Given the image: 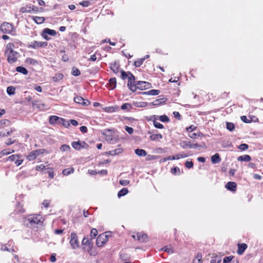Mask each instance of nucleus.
Returning a JSON list of instances; mask_svg holds the SVG:
<instances>
[{"label": "nucleus", "instance_id": "obj_1", "mask_svg": "<svg viewBox=\"0 0 263 263\" xmlns=\"http://www.w3.org/2000/svg\"><path fill=\"white\" fill-rule=\"evenodd\" d=\"M42 217L40 215L38 214H33L29 215L27 219V221H28L27 223V226L28 227H35V225L41 222Z\"/></svg>", "mask_w": 263, "mask_h": 263}, {"label": "nucleus", "instance_id": "obj_2", "mask_svg": "<svg viewBox=\"0 0 263 263\" xmlns=\"http://www.w3.org/2000/svg\"><path fill=\"white\" fill-rule=\"evenodd\" d=\"M110 235L103 233L99 235L96 240V244L98 247H102L105 244L108 239Z\"/></svg>", "mask_w": 263, "mask_h": 263}, {"label": "nucleus", "instance_id": "obj_3", "mask_svg": "<svg viewBox=\"0 0 263 263\" xmlns=\"http://www.w3.org/2000/svg\"><path fill=\"white\" fill-rule=\"evenodd\" d=\"M69 243L73 249H76L79 247L78 236L75 233H71Z\"/></svg>", "mask_w": 263, "mask_h": 263}, {"label": "nucleus", "instance_id": "obj_4", "mask_svg": "<svg viewBox=\"0 0 263 263\" xmlns=\"http://www.w3.org/2000/svg\"><path fill=\"white\" fill-rule=\"evenodd\" d=\"M137 82L135 81V76L130 72H128L127 86L133 92H135V87H134V86Z\"/></svg>", "mask_w": 263, "mask_h": 263}, {"label": "nucleus", "instance_id": "obj_5", "mask_svg": "<svg viewBox=\"0 0 263 263\" xmlns=\"http://www.w3.org/2000/svg\"><path fill=\"white\" fill-rule=\"evenodd\" d=\"M13 26L8 23H4L1 26V30L4 33L11 34L13 32Z\"/></svg>", "mask_w": 263, "mask_h": 263}, {"label": "nucleus", "instance_id": "obj_6", "mask_svg": "<svg viewBox=\"0 0 263 263\" xmlns=\"http://www.w3.org/2000/svg\"><path fill=\"white\" fill-rule=\"evenodd\" d=\"M151 84L145 81H137L136 84H135V91L137 89H146L151 87Z\"/></svg>", "mask_w": 263, "mask_h": 263}, {"label": "nucleus", "instance_id": "obj_7", "mask_svg": "<svg viewBox=\"0 0 263 263\" xmlns=\"http://www.w3.org/2000/svg\"><path fill=\"white\" fill-rule=\"evenodd\" d=\"M47 45V43L46 42H39L34 41L30 43V44L28 45V47L33 49H36L39 47H45Z\"/></svg>", "mask_w": 263, "mask_h": 263}, {"label": "nucleus", "instance_id": "obj_8", "mask_svg": "<svg viewBox=\"0 0 263 263\" xmlns=\"http://www.w3.org/2000/svg\"><path fill=\"white\" fill-rule=\"evenodd\" d=\"M47 34L51 36H55L57 34V32L54 30L50 29L49 28H45L43 30V36L46 40H49V38L47 36Z\"/></svg>", "mask_w": 263, "mask_h": 263}, {"label": "nucleus", "instance_id": "obj_9", "mask_svg": "<svg viewBox=\"0 0 263 263\" xmlns=\"http://www.w3.org/2000/svg\"><path fill=\"white\" fill-rule=\"evenodd\" d=\"M133 237L135 239H137L141 242H146L148 239V236L147 234H142L140 233H137L136 235H133Z\"/></svg>", "mask_w": 263, "mask_h": 263}, {"label": "nucleus", "instance_id": "obj_10", "mask_svg": "<svg viewBox=\"0 0 263 263\" xmlns=\"http://www.w3.org/2000/svg\"><path fill=\"white\" fill-rule=\"evenodd\" d=\"M18 53L16 52V53H12L11 54H7V60L10 64H12L15 62L17 60V55Z\"/></svg>", "mask_w": 263, "mask_h": 263}, {"label": "nucleus", "instance_id": "obj_11", "mask_svg": "<svg viewBox=\"0 0 263 263\" xmlns=\"http://www.w3.org/2000/svg\"><path fill=\"white\" fill-rule=\"evenodd\" d=\"M38 8L36 6H33L32 7H27L26 8L23 7L22 11L23 13H31L32 12H37Z\"/></svg>", "mask_w": 263, "mask_h": 263}, {"label": "nucleus", "instance_id": "obj_12", "mask_svg": "<svg viewBox=\"0 0 263 263\" xmlns=\"http://www.w3.org/2000/svg\"><path fill=\"white\" fill-rule=\"evenodd\" d=\"M29 18L34 21L37 24H41L45 21V18L44 17L29 16Z\"/></svg>", "mask_w": 263, "mask_h": 263}, {"label": "nucleus", "instance_id": "obj_13", "mask_svg": "<svg viewBox=\"0 0 263 263\" xmlns=\"http://www.w3.org/2000/svg\"><path fill=\"white\" fill-rule=\"evenodd\" d=\"M247 248V245L246 243H240L238 245V249L237 250V253L241 255L245 252L246 249Z\"/></svg>", "mask_w": 263, "mask_h": 263}, {"label": "nucleus", "instance_id": "obj_14", "mask_svg": "<svg viewBox=\"0 0 263 263\" xmlns=\"http://www.w3.org/2000/svg\"><path fill=\"white\" fill-rule=\"evenodd\" d=\"M237 184L234 182H228L226 185V187L231 191H235L236 189Z\"/></svg>", "mask_w": 263, "mask_h": 263}, {"label": "nucleus", "instance_id": "obj_15", "mask_svg": "<svg viewBox=\"0 0 263 263\" xmlns=\"http://www.w3.org/2000/svg\"><path fill=\"white\" fill-rule=\"evenodd\" d=\"M40 151H34L31 152L29 155L27 156V159L29 161H32L35 159L36 157L39 155Z\"/></svg>", "mask_w": 263, "mask_h": 263}, {"label": "nucleus", "instance_id": "obj_16", "mask_svg": "<svg viewBox=\"0 0 263 263\" xmlns=\"http://www.w3.org/2000/svg\"><path fill=\"white\" fill-rule=\"evenodd\" d=\"M14 46V45L12 43H8L7 45L6 50H5V53L6 54H11L12 53H16V51H14L13 50V47Z\"/></svg>", "mask_w": 263, "mask_h": 263}, {"label": "nucleus", "instance_id": "obj_17", "mask_svg": "<svg viewBox=\"0 0 263 263\" xmlns=\"http://www.w3.org/2000/svg\"><path fill=\"white\" fill-rule=\"evenodd\" d=\"M221 161V158L218 153H216L211 157V162L213 164H216Z\"/></svg>", "mask_w": 263, "mask_h": 263}, {"label": "nucleus", "instance_id": "obj_18", "mask_svg": "<svg viewBox=\"0 0 263 263\" xmlns=\"http://www.w3.org/2000/svg\"><path fill=\"white\" fill-rule=\"evenodd\" d=\"M237 160L239 161L249 162L251 160V158L248 155H244L238 157Z\"/></svg>", "mask_w": 263, "mask_h": 263}, {"label": "nucleus", "instance_id": "obj_19", "mask_svg": "<svg viewBox=\"0 0 263 263\" xmlns=\"http://www.w3.org/2000/svg\"><path fill=\"white\" fill-rule=\"evenodd\" d=\"M166 101V99L165 98H160L159 99L155 100L151 104L154 106H158L160 104H162L163 103H164Z\"/></svg>", "mask_w": 263, "mask_h": 263}, {"label": "nucleus", "instance_id": "obj_20", "mask_svg": "<svg viewBox=\"0 0 263 263\" xmlns=\"http://www.w3.org/2000/svg\"><path fill=\"white\" fill-rule=\"evenodd\" d=\"M62 73H57L54 76L51 78V80L54 82H58L63 78Z\"/></svg>", "mask_w": 263, "mask_h": 263}, {"label": "nucleus", "instance_id": "obj_21", "mask_svg": "<svg viewBox=\"0 0 263 263\" xmlns=\"http://www.w3.org/2000/svg\"><path fill=\"white\" fill-rule=\"evenodd\" d=\"M116 79L115 78H111L109 81V87L110 89H114L116 87Z\"/></svg>", "mask_w": 263, "mask_h": 263}, {"label": "nucleus", "instance_id": "obj_22", "mask_svg": "<svg viewBox=\"0 0 263 263\" xmlns=\"http://www.w3.org/2000/svg\"><path fill=\"white\" fill-rule=\"evenodd\" d=\"M59 120H63V119L56 116H52L50 117L49 123L51 124H54Z\"/></svg>", "mask_w": 263, "mask_h": 263}, {"label": "nucleus", "instance_id": "obj_23", "mask_svg": "<svg viewBox=\"0 0 263 263\" xmlns=\"http://www.w3.org/2000/svg\"><path fill=\"white\" fill-rule=\"evenodd\" d=\"M135 152V154L139 156H145L147 155V152L142 149H136Z\"/></svg>", "mask_w": 263, "mask_h": 263}, {"label": "nucleus", "instance_id": "obj_24", "mask_svg": "<svg viewBox=\"0 0 263 263\" xmlns=\"http://www.w3.org/2000/svg\"><path fill=\"white\" fill-rule=\"evenodd\" d=\"M74 168L70 167V168H67L64 169L62 173H63V175H64V176H68V175L73 173L74 172Z\"/></svg>", "mask_w": 263, "mask_h": 263}, {"label": "nucleus", "instance_id": "obj_25", "mask_svg": "<svg viewBox=\"0 0 263 263\" xmlns=\"http://www.w3.org/2000/svg\"><path fill=\"white\" fill-rule=\"evenodd\" d=\"M149 138L152 141L159 140L162 138V136L161 134H153L150 136Z\"/></svg>", "mask_w": 263, "mask_h": 263}, {"label": "nucleus", "instance_id": "obj_26", "mask_svg": "<svg viewBox=\"0 0 263 263\" xmlns=\"http://www.w3.org/2000/svg\"><path fill=\"white\" fill-rule=\"evenodd\" d=\"M160 93V90L157 89H152L146 92H143V94H146L152 96H156Z\"/></svg>", "mask_w": 263, "mask_h": 263}, {"label": "nucleus", "instance_id": "obj_27", "mask_svg": "<svg viewBox=\"0 0 263 263\" xmlns=\"http://www.w3.org/2000/svg\"><path fill=\"white\" fill-rule=\"evenodd\" d=\"M148 58H149V55H146L145 57L142 58L138 61H135L134 66H140L143 64L144 61H145V60Z\"/></svg>", "mask_w": 263, "mask_h": 263}, {"label": "nucleus", "instance_id": "obj_28", "mask_svg": "<svg viewBox=\"0 0 263 263\" xmlns=\"http://www.w3.org/2000/svg\"><path fill=\"white\" fill-rule=\"evenodd\" d=\"M15 88L13 86H8L7 88V93L10 95H13L15 94Z\"/></svg>", "mask_w": 263, "mask_h": 263}, {"label": "nucleus", "instance_id": "obj_29", "mask_svg": "<svg viewBox=\"0 0 263 263\" xmlns=\"http://www.w3.org/2000/svg\"><path fill=\"white\" fill-rule=\"evenodd\" d=\"M134 105L137 107H145L148 103L145 102H136L134 103Z\"/></svg>", "mask_w": 263, "mask_h": 263}, {"label": "nucleus", "instance_id": "obj_30", "mask_svg": "<svg viewBox=\"0 0 263 263\" xmlns=\"http://www.w3.org/2000/svg\"><path fill=\"white\" fill-rule=\"evenodd\" d=\"M128 193V190L127 188H123L118 193V197L120 198L122 196H123L126 195Z\"/></svg>", "mask_w": 263, "mask_h": 263}, {"label": "nucleus", "instance_id": "obj_31", "mask_svg": "<svg viewBox=\"0 0 263 263\" xmlns=\"http://www.w3.org/2000/svg\"><path fill=\"white\" fill-rule=\"evenodd\" d=\"M16 71L25 75L28 73V71L25 67H16Z\"/></svg>", "mask_w": 263, "mask_h": 263}, {"label": "nucleus", "instance_id": "obj_32", "mask_svg": "<svg viewBox=\"0 0 263 263\" xmlns=\"http://www.w3.org/2000/svg\"><path fill=\"white\" fill-rule=\"evenodd\" d=\"M221 257L215 256L213 257L211 260V263H220L221 262Z\"/></svg>", "mask_w": 263, "mask_h": 263}, {"label": "nucleus", "instance_id": "obj_33", "mask_svg": "<svg viewBox=\"0 0 263 263\" xmlns=\"http://www.w3.org/2000/svg\"><path fill=\"white\" fill-rule=\"evenodd\" d=\"M162 250H164V251L167 252L168 253H170V254H172L174 252V248L170 246V247H168V246L164 247L162 249Z\"/></svg>", "mask_w": 263, "mask_h": 263}, {"label": "nucleus", "instance_id": "obj_34", "mask_svg": "<svg viewBox=\"0 0 263 263\" xmlns=\"http://www.w3.org/2000/svg\"><path fill=\"white\" fill-rule=\"evenodd\" d=\"M118 109H119V107L117 106H115V107L111 106V107H106L105 110L107 112H113L116 111L117 110H118Z\"/></svg>", "mask_w": 263, "mask_h": 263}, {"label": "nucleus", "instance_id": "obj_35", "mask_svg": "<svg viewBox=\"0 0 263 263\" xmlns=\"http://www.w3.org/2000/svg\"><path fill=\"white\" fill-rule=\"evenodd\" d=\"M121 108L123 110H129L132 108V106L129 103H124L121 105Z\"/></svg>", "mask_w": 263, "mask_h": 263}, {"label": "nucleus", "instance_id": "obj_36", "mask_svg": "<svg viewBox=\"0 0 263 263\" xmlns=\"http://www.w3.org/2000/svg\"><path fill=\"white\" fill-rule=\"evenodd\" d=\"M153 124H154V126L156 128H157L162 129V128H164V126H163V125L162 124H161L159 122H157L155 120H154L153 121Z\"/></svg>", "mask_w": 263, "mask_h": 263}, {"label": "nucleus", "instance_id": "obj_37", "mask_svg": "<svg viewBox=\"0 0 263 263\" xmlns=\"http://www.w3.org/2000/svg\"><path fill=\"white\" fill-rule=\"evenodd\" d=\"M81 145V143H80V142L79 141V142L73 141L71 143L72 146L74 149H79L80 148Z\"/></svg>", "mask_w": 263, "mask_h": 263}, {"label": "nucleus", "instance_id": "obj_38", "mask_svg": "<svg viewBox=\"0 0 263 263\" xmlns=\"http://www.w3.org/2000/svg\"><path fill=\"white\" fill-rule=\"evenodd\" d=\"M98 235V231L96 229L93 228L90 232V236L91 239L95 238Z\"/></svg>", "mask_w": 263, "mask_h": 263}, {"label": "nucleus", "instance_id": "obj_39", "mask_svg": "<svg viewBox=\"0 0 263 263\" xmlns=\"http://www.w3.org/2000/svg\"><path fill=\"white\" fill-rule=\"evenodd\" d=\"M26 62L27 64H31V65H36L37 64V62L32 59V58H28L26 59Z\"/></svg>", "mask_w": 263, "mask_h": 263}, {"label": "nucleus", "instance_id": "obj_40", "mask_svg": "<svg viewBox=\"0 0 263 263\" xmlns=\"http://www.w3.org/2000/svg\"><path fill=\"white\" fill-rule=\"evenodd\" d=\"M71 74L74 76H78L80 75L81 72L78 69L76 68H73L71 71Z\"/></svg>", "mask_w": 263, "mask_h": 263}, {"label": "nucleus", "instance_id": "obj_41", "mask_svg": "<svg viewBox=\"0 0 263 263\" xmlns=\"http://www.w3.org/2000/svg\"><path fill=\"white\" fill-rule=\"evenodd\" d=\"M227 128L230 131H233L235 128V125L233 123L228 122L227 123Z\"/></svg>", "mask_w": 263, "mask_h": 263}, {"label": "nucleus", "instance_id": "obj_42", "mask_svg": "<svg viewBox=\"0 0 263 263\" xmlns=\"http://www.w3.org/2000/svg\"><path fill=\"white\" fill-rule=\"evenodd\" d=\"M74 101L76 103L81 104L82 102L84 101V99L81 96H77L74 98Z\"/></svg>", "mask_w": 263, "mask_h": 263}, {"label": "nucleus", "instance_id": "obj_43", "mask_svg": "<svg viewBox=\"0 0 263 263\" xmlns=\"http://www.w3.org/2000/svg\"><path fill=\"white\" fill-rule=\"evenodd\" d=\"M159 120L163 122H168L170 121L169 118L166 115L160 116Z\"/></svg>", "mask_w": 263, "mask_h": 263}, {"label": "nucleus", "instance_id": "obj_44", "mask_svg": "<svg viewBox=\"0 0 263 263\" xmlns=\"http://www.w3.org/2000/svg\"><path fill=\"white\" fill-rule=\"evenodd\" d=\"M47 173H48L50 178H53L54 177V174L52 168L49 167L48 168Z\"/></svg>", "mask_w": 263, "mask_h": 263}, {"label": "nucleus", "instance_id": "obj_45", "mask_svg": "<svg viewBox=\"0 0 263 263\" xmlns=\"http://www.w3.org/2000/svg\"><path fill=\"white\" fill-rule=\"evenodd\" d=\"M91 242V240L87 237H84L82 242V244L84 245H89Z\"/></svg>", "mask_w": 263, "mask_h": 263}, {"label": "nucleus", "instance_id": "obj_46", "mask_svg": "<svg viewBox=\"0 0 263 263\" xmlns=\"http://www.w3.org/2000/svg\"><path fill=\"white\" fill-rule=\"evenodd\" d=\"M190 142L187 141H183L181 142V146L183 148H185L187 147H190Z\"/></svg>", "mask_w": 263, "mask_h": 263}, {"label": "nucleus", "instance_id": "obj_47", "mask_svg": "<svg viewBox=\"0 0 263 263\" xmlns=\"http://www.w3.org/2000/svg\"><path fill=\"white\" fill-rule=\"evenodd\" d=\"M248 147H249V146L248 144L243 143V144H241L239 146L238 148L239 149H240L241 151H245V150L247 149L248 148Z\"/></svg>", "mask_w": 263, "mask_h": 263}, {"label": "nucleus", "instance_id": "obj_48", "mask_svg": "<svg viewBox=\"0 0 263 263\" xmlns=\"http://www.w3.org/2000/svg\"><path fill=\"white\" fill-rule=\"evenodd\" d=\"M18 158V155H11L8 158V160L10 161H15V160H16L17 158Z\"/></svg>", "mask_w": 263, "mask_h": 263}, {"label": "nucleus", "instance_id": "obj_49", "mask_svg": "<svg viewBox=\"0 0 263 263\" xmlns=\"http://www.w3.org/2000/svg\"><path fill=\"white\" fill-rule=\"evenodd\" d=\"M233 257H234L232 256L225 257L223 258V263H229V262H230L232 260Z\"/></svg>", "mask_w": 263, "mask_h": 263}, {"label": "nucleus", "instance_id": "obj_50", "mask_svg": "<svg viewBox=\"0 0 263 263\" xmlns=\"http://www.w3.org/2000/svg\"><path fill=\"white\" fill-rule=\"evenodd\" d=\"M79 4L84 7H88L90 5V2L89 1H83L79 3Z\"/></svg>", "mask_w": 263, "mask_h": 263}, {"label": "nucleus", "instance_id": "obj_51", "mask_svg": "<svg viewBox=\"0 0 263 263\" xmlns=\"http://www.w3.org/2000/svg\"><path fill=\"white\" fill-rule=\"evenodd\" d=\"M171 173L174 175L179 174L180 169L178 167H175L174 168L172 169Z\"/></svg>", "mask_w": 263, "mask_h": 263}, {"label": "nucleus", "instance_id": "obj_52", "mask_svg": "<svg viewBox=\"0 0 263 263\" xmlns=\"http://www.w3.org/2000/svg\"><path fill=\"white\" fill-rule=\"evenodd\" d=\"M70 148V146L68 145H63L61 146L60 149L62 151L65 152V151H68Z\"/></svg>", "mask_w": 263, "mask_h": 263}, {"label": "nucleus", "instance_id": "obj_53", "mask_svg": "<svg viewBox=\"0 0 263 263\" xmlns=\"http://www.w3.org/2000/svg\"><path fill=\"white\" fill-rule=\"evenodd\" d=\"M125 130L129 134H132L133 133L134 129L132 127L128 126H125Z\"/></svg>", "mask_w": 263, "mask_h": 263}, {"label": "nucleus", "instance_id": "obj_54", "mask_svg": "<svg viewBox=\"0 0 263 263\" xmlns=\"http://www.w3.org/2000/svg\"><path fill=\"white\" fill-rule=\"evenodd\" d=\"M185 166L188 168H191L193 167V163L192 161H187L185 164Z\"/></svg>", "mask_w": 263, "mask_h": 263}, {"label": "nucleus", "instance_id": "obj_55", "mask_svg": "<svg viewBox=\"0 0 263 263\" xmlns=\"http://www.w3.org/2000/svg\"><path fill=\"white\" fill-rule=\"evenodd\" d=\"M119 183L122 185L126 186L129 184V181L127 180H120Z\"/></svg>", "mask_w": 263, "mask_h": 263}, {"label": "nucleus", "instance_id": "obj_56", "mask_svg": "<svg viewBox=\"0 0 263 263\" xmlns=\"http://www.w3.org/2000/svg\"><path fill=\"white\" fill-rule=\"evenodd\" d=\"M121 78L123 79H125L127 78H128V73H127L126 72H125L124 71H123V70H121Z\"/></svg>", "mask_w": 263, "mask_h": 263}, {"label": "nucleus", "instance_id": "obj_57", "mask_svg": "<svg viewBox=\"0 0 263 263\" xmlns=\"http://www.w3.org/2000/svg\"><path fill=\"white\" fill-rule=\"evenodd\" d=\"M173 115L174 116V117L178 119V120H180L181 119V115L180 114V113L178 111H174L173 112Z\"/></svg>", "mask_w": 263, "mask_h": 263}, {"label": "nucleus", "instance_id": "obj_58", "mask_svg": "<svg viewBox=\"0 0 263 263\" xmlns=\"http://www.w3.org/2000/svg\"><path fill=\"white\" fill-rule=\"evenodd\" d=\"M241 120L245 123H250L251 122V120H248L246 116H241Z\"/></svg>", "mask_w": 263, "mask_h": 263}, {"label": "nucleus", "instance_id": "obj_59", "mask_svg": "<svg viewBox=\"0 0 263 263\" xmlns=\"http://www.w3.org/2000/svg\"><path fill=\"white\" fill-rule=\"evenodd\" d=\"M167 160H175V159H179V157L178 156H177V155L173 156H169L166 157Z\"/></svg>", "mask_w": 263, "mask_h": 263}, {"label": "nucleus", "instance_id": "obj_60", "mask_svg": "<svg viewBox=\"0 0 263 263\" xmlns=\"http://www.w3.org/2000/svg\"><path fill=\"white\" fill-rule=\"evenodd\" d=\"M80 130L83 133H86L87 132V128L85 126H82L80 127Z\"/></svg>", "mask_w": 263, "mask_h": 263}, {"label": "nucleus", "instance_id": "obj_61", "mask_svg": "<svg viewBox=\"0 0 263 263\" xmlns=\"http://www.w3.org/2000/svg\"><path fill=\"white\" fill-rule=\"evenodd\" d=\"M55 254H52L50 257V260L51 262H54L56 261Z\"/></svg>", "mask_w": 263, "mask_h": 263}, {"label": "nucleus", "instance_id": "obj_62", "mask_svg": "<svg viewBox=\"0 0 263 263\" xmlns=\"http://www.w3.org/2000/svg\"><path fill=\"white\" fill-rule=\"evenodd\" d=\"M50 204V202L47 200H45L42 203V204L44 205L45 208H48L49 205Z\"/></svg>", "mask_w": 263, "mask_h": 263}, {"label": "nucleus", "instance_id": "obj_63", "mask_svg": "<svg viewBox=\"0 0 263 263\" xmlns=\"http://www.w3.org/2000/svg\"><path fill=\"white\" fill-rule=\"evenodd\" d=\"M200 146L198 143H190V148H198Z\"/></svg>", "mask_w": 263, "mask_h": 263}, {"label": "nucleus", "instance_id": "obj_64", "mask_svg": "<svg viewBox=\"0 0 263 263\" xmlns=\"http://www.w3.org/2000/svg\"><path fill=\"white\" fill-rule=\"evenodd\" d=\"M110 68L115 73H118L119 71V67H110Z\"/></svg>", "mask_w": 263, "mask_h": 263}]
</instances>
